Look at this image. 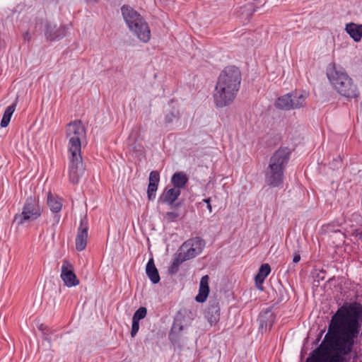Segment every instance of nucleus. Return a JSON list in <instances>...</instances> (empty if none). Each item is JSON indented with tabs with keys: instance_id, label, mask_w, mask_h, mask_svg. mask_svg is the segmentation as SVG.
Instances as JSON below:
<instances>
[{
	"instance_id": "1",
	"label": "nucleus",
	"mask_w": 362,
	"mask_h": 362,
	"mask_svg": "<svg viewBox=\"0 0 362 362\" xmlns=\"http://www.w3.org/2000/svg\"><path fill=\"white\" fill-rule=\"evenodd\" d=\"M361 323L362 303H344L332 317L324 340L306 362H344L360 335Z\"/></svg>"
},
{
	"instance_id": "2",
	"label": "nucleus",
	"mask_w": 362,
	"mask_h": 362,
	"mask_svg": "<svg viewBox=\"0 0 362 362\" xmlns=\"http://www.w3.org/2000/svg\"><path fill=\"white\" fill-rule=\"evenodd\" d=\"M66 137L69 140L67 148L69 180L72 184L76 185L84 172L81 141L86 138V130L81 120H74L66 125Z\"/></svg>"
},
{
	"instance_id": "3",
	"label": "nucleus",
	"mask_w": 362,
	"mask_h": 362,
	"mask_svg": "<svg viewBox=\"0 0 362 362\" xmlns=\"http://www.w3.org/2000/svg\"><path fill=\"white\" fill-rule=\"evenodd\" d=\"M242 81L240 69L228 66L220 73L213 93L214 104L217 108L230 105L239 91Z\"/></svg>"
},
{
	"instance_id": "4",
	"label": "nucleus",
	"mask_w": 362,
	"mask_h": 362,
	"mask_svg": "<svg viewBox=\"0 0 362 362\" xmlns=\"http://www.w3.org/2000/svg\"><path fill=\"white\" fill-rule=\"evenodd\" d=\"M290 151L287 148H280L270 158L265 172V182L270 187H279L283 182L284 172L288 162Z\"/></svg>"
},
{
	"instance_id": "5",
	"label": "nucleus",
	"mask_w": 362,
	"mask_h": 362,
	"mask_svg": "<svg viewBox=\"0 0 362 362\" xmlns=\"http://www.w3.org/2000/svg\"><path fill=\"white\" fill-rule=\"evenodd\" d=\"M327 76L331 84L340 95L349 98H356L359 95L356 85L342 69L332 64L327 68Z\"/></svg>"
},
{
	"instance_id": "6",
	"label": "nucleus",
	"mask_w": 362,
	"mask_h": 362,
	"mask_svg": "<svg viewBox=\"0 0 362 362\" xmlns=\"http://www.w3.org/2000/svg\"><path fill=\"white\" fill-rule=\"evenodd\" d=\"M121 11L130 31L141 42H148L151 39V30L140 13L127 5L122 6Z\"/></svg>"
},
{
	"instance_id": "7",
	"label": "nucleus",
	"mask_w": 362,
	"mask_h": 362,
	"mask_svg": "<svg viewBox=\"0 0 362 362\" xmlns=\"http://www.w3.org/2000/svg\"><path fill=\"white\" fill-rule=\"evenodd\" d=\"M41 214L42 209L40 206L38 199L30 196L26 199L22 212L15 215L13 221L18 226H21L37 220Z\"/></svg>"
},
{
	"instance_id": "8",
	"label": "nucleus",
	"mask_w": 362,
	"mask_h": 362,
	"mask_svg": "<svg viewBox=\"0 0 362 362\" xmlns=\"http://www.w3.org/2000/svg\"><path fill=\"white\" fill-rule=\"evenodd\" d=\"M307 97L308 95L305 93H290L278 98L275 102V107L282 110L298 109L305 105Z\"/></svg>"
},
{
	"instance_id": "9",
	"label": "nucleus",
	"mask_w": 362,
	"mask_h": 362,
	"mask_svg": "<svg viewBox=\"0 0 362 362\" xmlns=\"http://www.w3.org/2000/svg\"><path fill=\"white\" fill-rule=\"evenodd\" d=\"M205 245L204 240L199 237H196L183 243L180 252L188 260L199 255Z\"/></svg>"
},
{
	"instance_id": "10",
	"label": "nucleus",
	"mask_w": 362,
	"mask_h": 362,
	"mask_svg": "<svg viewBox=\"0 0 362 362\" xmlns=\"http://www.w3.org/2000/svg\"><path fill=\"white\" fill-rule=\"evenodd\" d=\"M60 277L67 287L76 286L80 283L74 273V266L66 259L63 261Z\"/></svg>"
},
{
	"instance_id": "11",
	"label": "nucleus",
	"mask_w": 362,
	"mask_h": 362,
	"mask_svg": "<svg viewBox=\"0 0 362 362\" xmlns=\"http://www.w3.org/2000/svg\"><path fill=\"white\" fill-rule=\"evenodd\" d=\"M88 221L86 217L81 219L80 226L76 238V249L78 251H83L87 245L88 240Z\"/></svg>"
},
{
	"instance_id": "12",
	"label": "nucleus",
	"mask_w": 362,
	"mask_h": 362,
	"mask_svg": "<svg viewBox=\"0 0 362 362\" xmlns=\"http://www.w3.org/2000/svg\"><path fill=\"white\" fill-rule=\"evenodd\" d=\"M206 317L211 325L216 324L220 318V306L216 298H211L206 310Z\"/></svg>"
},
{
	"instance_id": "13",
	"label": "nucleus",
	"mask_w": 362,
	"mask_h": 362,
	"mask_svg": "<svg viewBox=\"0 0 362 362\" xmlns=\"http://www.w3.org/2000/svg\"><path fill=\"white\" fill-rule=\"evenodd\" d=\"M45 35L47 40H55L60 39L66 35V27L59 26L57 27L50 23L45 24Z\"/></svg>"
},
{
	"instance_id": "14",
	"label": "nucleus",
	"mask_w": 362,
	"mask_h": 362,
	"mask_svg": "<svg viewBox=\"0 0 362 362\" xmlns=\"http://www.w3.org/2000/svg\"><path fill=\"white\" fill-rule=\"evenodd\" d=\"M180 193L181 191L179 189H175V187L165 188L159 197V202L172 206L180 195Z\"/></svg>"
},
{
	"instance_id": "15",
	"label": "nucleus",
	"mask_w": 362,
	"mask_h": 362,
	"mask_svg": "<svg viewBox=\"0 0 362 362\" xmlns=\"http://www.w3.org/2000/svg\"><path fill=\"white\" fill-rule=\"evenodd\" d=\"M209 277L208 275L202 277L199 284V293L195 297L197 302L204 303L206 301L209 293Z\"/></svg>"
},
{
	"instance_id": "16",
	"label": "nucleus",
	"mask_w": 362,
	"mask_h": 362,
	"mask_svg": "<svg viewBox=\"0 0 362 362\" xmlns=\"http://www.w3.org/2000/svg\"><path fill=\"white\" fill-rule=\"evenodd\" d=\"M274 321L273 313L270 310L261 313L259 317L258 322L259 323V329L263 332L266 330L268 327H271Z\"/></svg>"
},
{
	"instance_id": "17",
	"label": "nucleus",
	"mask_w": 362,
	"mask_h": 362,
	"mask_svg": "<svg viewBox=\"0 0 362 362\" xmlns=\"http://www.w3.org/2000/svg\"><path fill=\"white\" fill-rule=\"evenodd\" d=\"M345 30L356 42H359L362 37V25L354 23L346 24Z\"/></svg>"
},
{
	"instance_id": "18",
	"label": "nucleus",
	"mask_w": 362,
	"mask_h": 362,
	"mask_svg": "<svg viewBox=\"0 0 362 362\" xmlns=\"http://www.w3.org/2000/svg\"><path fill=\"white\" fill-rule=\"evenodd\" d=\"M146 273L153 284H158L160 281V276L152 258L148 260L146 264Z\"/></svg>"
},
{
	"instance_id": "19",
	"label": "nucleus",
	"mask_w": 362,
	"mask_h": 362,
	"mask_svg": "<svg viewBox=\"0 0 362 362\" xmlns=\"http://www.w3.org/2000/svg\"><path fill=\"white\" fill-rule=\"evenodd\" d=\"M270 272L271 268L269 264H263L259 267L258 273L255 277V280L257 286L260 290H262V287H260L259 286L264 283L265 278L269 274Z\"/></svg>"
},
{
	"instance_id": "20",
	"label": "nucleus",
	"mask_w": 362,
	"mask_h": 362,
	"mask_svg": "<svg viewBox=\"0 0 362 362\" xmlns=\"http://www.w3.org/2000/svg\"><path fill=\"white\" fill-rule=\"evenodd\" d=\"M188 182V177L184 172H177L171 177V182L175 189L183 188Z\"/></svg>"
},
{
	"instance_id": "21",
	"label": "nucleus",
	"mask_w": 362,
	"mask_h": 362,
	"mask_svg": "<svg viewBox=\"0 0 362 362\" xmlns=\"http://www.w3.org/2000/svg\"><path fill=\"white\" fill-rule=\"evenodd\" d=\"M47 204L50 210L55 214L59 213L62 208L61 199L55 197L51 192L47 194Z\"/></svg>"
},
{
	"instance_id": "22",
	"label": "nucleus",
	"mask_w": 362,
	"mask_h": 362,
	"mask_svg": "<svg viewBox=\"0 0 362 362\" xmlns=\"http://www.w3.org/2000/svg\"><path fill=\"white\" fill-rule=\"evenodd\" d=\"M16 107V103H13L11 105H9L6 107V109L5 110V112L4 113L3 117L1 119V121L0 125L1 127L4 128L8 125L11 118V116L15 111Z\"/></svg>"
},
{
	"instance_id": "23",
	"label": "nucleus",
	"mask_w": 362,
	"mask_h": 362,
	"mask_svg": "<svg viewBox=\"0 0 362 362\" xmlns=\"http://www.w3.org/2000/svg\"><path fill=\"white\" fill-rule=\"evenodd\" d=\"M185 261H187V259L184 256H182L181 253H180L174 258L173 263L169 268V273L171 274L177 273L178 272L180 265Z\"/></svg>"
},
{
	"instance_id": "24",
	"label": "nucleus",
	"mask_w": 362,
	"mask_h": 362,
	"mask_svg": "<svg viewBox=\"0 0 362 362\" xmlns=\"http://www.w3.org/2000/svg\"><path fill=\"white\" fill-rule=\"evenodd\" d=\"M183 329V326L181 323L174 322L171 328V332L169 337L171 340H177L176 334H179Z\"/></svg>"
},
{
	"instance_id": "25",
	"label": "nucleus",
	"mask_w": 362,
	"mask_h": 362,
	"mask_svg": "<svg viewBox=\"0 0 362 362\" xmlns=\"http://www.w3.org/2000/svg\"><path fill=\"white\" fill-rule=\"evenodd\" d=\"M147 315V309L145 307H140L134 314L133 319L140 321L146 317Z\"/></svg>"
},
{
	"instance_id": "26",
	"label": "nucleus",
	"mask_w": 362,
	"mask_h": 362,
	"mask_svg": "<svg viewBox=\"0 0 362 362\" xmlns=\"http://www.w3.org/2000/svg\"><path fill=\"white\" fill-rule=\"evenodd\" d=\"M158 185H156L153 183L148 184L147 189V195L149 200H153L156 197V192L157 191Z\"/></svg>"
},
{
	"instance_id": "27",
	"label": "nucleus",
	"mask_w": 362,
	"mask_h": 362,
	"mask_svg": "<svg viewBox=\"0 0 362 362\" xmlns=\"http://www.w3.org/2000/svg\"><path fill=\"white\" fill-rule=\"evenodd\" d=\"M149 183L148 184H154L156 185H158L160 181V175L158 171L153 170L150 173L149 175Z\"/></svg>"
},
{
	"instance_id": "28",
	"label": "nucleus",
	"mask_w": 362,
	"mask_h": 362,
	"mask_svg": "<svg viewBox=\"0 0 362 362\" xmlns=\"http://www.w3.org/2000/svg\"><path fill=\"white\" fill-rule=\"evenodd\" d=\"M178 217L179 214L175 211H168L166 213L165 216V218L167 220L168 222L175 221Z\"/></svg>"
},
{
	"instance_id": "29",
	"label": "nucleus",
	"mask_w": 362,
	"mask_h": 362,
	"mask_svg": "<svg viewBox=\"0 0 362 362\" xmlns=\"http://www.w3.org/2000/svg\"><path fill=\"white\" fill-rule=\"evenodd\" d=\"M179 117L178 113L175 112H169L165 115V122L166 124H170L172 123L175 119H177Z\"/></svg>"
},
{
	"instance_id": "30",
	"label": "nucleus",
	"mask_w": 362,
	"mask_h": 362,
	"mask_svg": "<svg viewBox=\"0 0 362 362\" xmlns=\"http://www.w3.org/2000/svg\"><path fill=\"white\" fill-rule=\"evenodd\" d=\"M139 329V321L136 320L132 318V330H131L132 337H134L136 336Z\"/></svg>"
},
{
	"instance_id": "31",
	"label": "nucleus",
	"mask_w": 362,
	"mask_h": 362,
	"mask_svg": "<svg viewBox=\"0 0 362 362\" xmlns=\"http://www.w3.org/2000/svg\"><path fill=\"white\" fill-rule=\"evenodd\" d=\"M351 235L356 238L357 240L362 241V230L359 229H355L352 231Z\"/></svg>"
},
{
	"instance_id": "32",
	"label": "nucleus",
	"mask_w": 362,
	"mask_h": 362,
	"mask_svg": "<svg viewBox=\"0 0 362 362\" xmlns=\"http://www.w3.org/2000/svg\"><path fill=\"white\" fill-rule=\"evenodd\" d=\"M203 202L206 204V207L209 210V212L211 214L212 212V206L211 205V199L210 198L203 199Z\"/></svg>"
},
{
	"instance_id": "33",
	"label": "nucleus",
	"mask_w": 362,
	"mask_h": 362,
	"mask_svg": "<svg viewBox=\"0 0 362 362\" xmlns=\"http://www.w3.org/2000/svg\"><path fill=\"white\" fill-rule=\"evenodd\" d=\"M300 260V255L298 252H296L293 255V262L294 263H298Z\"/></svg>"
},
{
	"instance_id": "34",
	"label": "nucleus",
	"mask_w": 362,
	"mask_h": 362,
	"mask_svg": "<svg viewBox=\"0 0 362 362\" xmlns=\"http://www.w3.org/2000/svg\"><path fill=\"white\" fill-rule=\"evenodd\" d=\"M54 219H55V222H56L57 223H59V219H60V216H59V215H57H57H55V216H54Z\"/></svg>"
},
{
	"instance_id": "35",
	"label": "nucleus",
	"mask_w": 362,
	"mask_h": 362,
	"mask_svg": "<svg viewBox=\"0 0 362 362\" xmlns=\"http://www.w3.org/2000/svg\"><path fill=\"white\" fill-rule=\"evenodd\" d=\"M39 329H41V330H44V325H41L40 327H39Z\"/></svg>"
},
{
	"instance_id": "36",
	"label": "nucleus",
	"mask_w": 362,
	"mask_h": 362,
	"mask_svg": "<svg viewBox=\"0 0 362 362\" xmlns=\"http://www.w3.org/2000/svg\"><path fill=\"white\" fill-rule=\"evenodd\" d=\"M90 1H92V2H94V3H96L98 1V0H89Z\"/></svg>"
}]
</instances>
